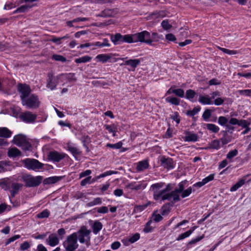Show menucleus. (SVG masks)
I'll return each instance as SVG.
<instances>
[{
    "label": "nucleus",
    "instance_id": "f257e3e1",
    "mask_svg": "<svg viewBox=\"0 0 251 251\" xmlns=\"http://www.w3.org/2000/svg\"><path fill=\"white\" fill-rule=\"evenodd\" d=\"M23 181L26 187H36L40 184L42 180L41 176H33L31 175H25L22 176Z\"/></svg>",
    "mask_w": 251,
    "mask_h": 251
},
{
    "label": "nucleus",
    "instance_id": "f03ea898",
    "mask_svg": "<svg viewBox=\"0 0 251 251\" xmlns=\"http://www.w3.org/2000/svg\"><path fill=\"white\" fill-rule=\"evenodd\" d=\"M63 245L66 251H74L78 246L77 243V234L73 233L68 236Z\"/></svg>",
    "mask_w": 251,
    "mask_h": 251
},
{
    "label": "nucleus",
    "instance_id": "7ed1b4c3",
    "mask_svg": "<svg viewBox=\"0 0 251 251\" xmlns=\"http://www.w3.org/2000/svg\"><path fill=\"white\" fill-rule=\"evenodd\" d=\"M13 142L17 146L22 147L25 151H28L31 148V145L27 140L26 136L22 134L15 136L13 138Z\"/></svg>",
    "mask_w": 251,
    "mask_h": 251
},
{
    "label": "nucleus",
    "instance_id": "20e7f679",
    "mask_svg": "<svg viewBox=\"0 0 251 251\" xmlns=\"http://www.w3.org/2000/svg\"><path fill=\"white\" fill-rule=\"evenodd\" d=\"M77 239H78L79 242L81 244L85 243L87 247L90 245V230L86 228L81 229L77 232Z\"/></svg>",
    "mask_w": 251,
    "mask_h": 251
},
{
    "label": "nucleus",
    "instance_id": "39448f33",
    "mask_svg": "<svg viewBox=\"0 0 251 251\" xmlns=\"http://www.w3.org/2000/svg\"><path fill=\"white\" fill-rule=\"evenodd\" d=\"M61 78V75L55 76L52 72H49L47 75L46 87L51 90H54Z\"/></svg>",
    "mask_w": 251,
    "mask_h": 251
},
{
    "label": "nucleus",
    "instance_id": "423d86ee",
    "mask_svg": "<svg viewBox=\"0 0 251 251\" xmlns=\"http://www.w3.org/2000/svg\"><path fill=\"white\" fill-rule=\"evenodd\" d=\"M23 163L28 170H36L43 167V164L35 159L26 158L23 160Z\"/></svg>",
    "mask_w": 251,
    "mask_h": 251
},
{
    "label": "nucleus",
    "instance_id": "0eeeda50",
    "mask_svg": "<svg viewBox=\"0 0 251 251\" xmlns=\"http://www.w3.org/2000/svg\"><path fill=\"white\" fill-rule=\"evenodd\" d=\"M135 43L140 42L145 43L148 45L152 44V41L151 40V34L147 31H143L141 32L134 34Z\"/></svg>",
    "mask_w": 251,
    "mask_h": 251
},
{
    "label": "nucleus",
    "instance_id": "6e6552de",
    "mask_svg": "<svg viewBox=\"0 0 251 251\" xmlns=\"http://www.w3.org/2000/svg\"><path fill=\"white\" fill-rule=\"evenodd\" d=\"M163 182L153 184L151 185V189L153 192V197L154 200L158 201L160 199L163 194L162 190H160L165 185Z\"/></svg>",
    "mask_w": 251,
    "mask_h": 251
},
{
    "label": "nucleus",
    "instance_id": "1a4fd4ad",
    "mask_svg": "<svg viewBox=\"0 0 251 251\" xmlns=\"http://www.w3.org/2000/svg\"><path fill=\"white\" fill-rule=\"evenodd\" d=\"M22 102L24 105H26L27 108H36L39 106L38 99L37 96L34 95L26 98Z\"/></svg>",
    "mask_w": 251,
    "mask_h": 251
},
{
    "label": "nucleus",
    "instance_id": "9d476101",
    "mask_svg": "<svg viewBox=\"0 0 251 251\" xmlns=\"http://www.w3.org/2000/svg\"><path fill=\"white\" fill-rule=\"evenodd\" d=\"M67 154L63 152H59L57 151H50L48 155V157L50 160H51L53 162H58L63 159H64Z\"/></svg>",
    "mask_w": 251,
    "mask_h": 251
},
{
    "label": "nucleus",
    "instance_id": "9b49d317",
    "mask_svg": "<svg viewBox=\"0 0 251 251\" xmlns=\"http://www.w3.org/2000/svg\"><path fill=\"white\" fill-rule=\"evenodd\" d=\"M36 117V114H33L29 111L23 112L19 115L20 119L23 122L27 123L34 122Z\"/></svg>",
    "mask_w": 251,
    "mask_h": 251
},
{
    "label": "nucleus",
    "instance_id": "f8f14e48",
    "mask_svg": "<svg viewBox=\"0 0 251 251\" xmlns=\"http://www.w3.org/2000/svg\"><path fill=\"white\" fill-rule=\"evenodd\" d=\"M17 89L18 91L21 93L20 97L22 101L27 98L30 93V87L25 84H19Z\"/></svg>",
    "mask_w": 251,
    "mask_h": 251
},
{
    "label": "nucleus",
    "instance_id": "ddd939ff",
    "mask_svg": "<svg viewBox=\"0 0 251 251\" xmlns=\"http://www.w3.org/2000/svg\"><path fill=\"white\" fill-rule=\"evenodd\" d=\"M67 149L72 153L75 160H79V157L81 154V151L72 143L67 144Z\"/></svg>",
    "mask_w": 251,
    "mask_h": 251
},
{
    "label": "nucleus",
    "instance_id": "4468645a",
    "mask_svg": "<svg viewBox=\"0 0 251 251\" xmlns=\"http://www.w3.org/2000/svg\"><path fill=\"white\" fill-rule=\"evenodd\" d=\"M146 185L144 183L139 182H131L126 186V188L132 190L138 191L145 188Z\"/></svg>",
    "mask_w": 251,
    "mask_h": 251
},
{
    "label": "nucleus",
    "instance_id": "2eb2a0df",
    "mask_svg": "<svg viewBox=\"0 0 251 251\" xmlns=\"http://www.w3.org/2000/svg\"><path fill=\"white\" fill-rule=\"evenodd\" d=\"M160 163L161 166L165 168L173 169L174 168V161L172 158L170 157H166L164 156L161 157L160 159Z\"/></svg>",
    "mask_w": 251,
    "mask_h": 251
},
{
    "label": "nucleus",
    "instance_id": "dca6fc26",
    "mask_svg": "<svg viewBox=\"0 0 251 251\" xmlns=\"http://www.w3.org/2000/svg\"><path fill=\"white\" fill-rule=\"evenodd\" d=\"M23 184L21 183L12 182L10 184V188L9 189L10 196L13 198L17 194L19 191L22 188Z\"/></svg>",
    "mask_w": 251,
    "mask_h": 251
},
{
    "label": "nucleus",
    "instance_id": "f3484780",
    "mask_svg": "<svg viewBox=\"0 0 251 251\" xmlns=\"http://www.w3.org/2000/svg\"><path fill=\"white\" fill-rule=\"evenodd\" d=\"M46 242L50 246L54 247L59 244V240L55 234L52 233L49 235Z\"/></svg>",
    "mask_w": 251,
    "mask_h": 251
},
{
    "label": "nucleus",
    "instance_id": "a211bd4d",
    "mask_svg": "<svg viewBox=\"0 0 251 251\" xmlns=\"http://www.w3.org/2000/svg\"><path fill=\"white\" fill-rule=\"evenodd\" d=\"M149 166L148 160H144L137 163L136 169L137 172H140L148 169Z\"/></svg>",
    "mask_w": 251,
    "mask_h": 251
},
{
    "label": "nucleus",
    "instance_id": "6ab92c4d",
    "mask_svg": "<svg viewBox=\"0 0 251 251\" xmlns=\"http://www.w3.org/2000/svg\"><path fill=\"white\" fill-rule=\"evenodd\" d=\"M141 61L139 59H129L126 60L124 64H121V65L123 64L126 65L130 66L133 70L140 64Z\"/></svg>",
    "mask_w": 251,
    "mask_h": 251
},
{
    "label": "nucleus",
    "instance_id": "aec40b11",
    "mask_svg": "<svg viewBox=\"0 0 251 251\" xmlns=\"http://www.w3.org/2000/svg\"><path fill=\"white\" fill-rule=\"evenodd\" d=\"M123 35L120 33H116L114 35H111V40L115 45L123 43Z\"/></svg>",
    "mask_w": 251,
    "mask_h": 251
},
{
    "label": "nucleus",
    "instance_id": "412c9836",
    "mask_svg": "<svg viewBox=\"0 0 251 251\" xmlns=\"http://www.w3.org/2000/svg\"><path fill=\"white\" fill-rule=\"evenodd\" d=\"M117 173H118V172L110 170V171H106V172L100 175L99 176H98L94 177L93 179H91V182H92V183H94V182L97 181L99 179H100V178H102V177H105L106 176H110L111 175L116 174Z\"/></svg>",
    "mask_w": 251,
    "mask_h": 251
},
{
    "label": "nucleus",
    "instance_id": "4be33fe9",
    "mask_svg": "<svg viewBox=\"0 0 251 251\" xmlns=\"http://www.w3.org/2000/svg\"><path fill=\"white\" fill-rule=\"evenodd\" d=\"M186 135L184 138V140L187 142H196L198 140V135L195 133H191L190 132H186Z\"/></svg>",
    "mask_w": 251,
    "mask_h": 251
},
{
    "label": "nucleus",
    "instance_id": "5701e85b",
    "mask_svg": "<svg viewBox=\"0 0 251 251\" xmlns=\"http://www.w3.org/2000/svg\"><path fill=\"white\" fill-rule=\"evenodd\" d=\"M12 131L7 127H0V137L7 138L11 136Z\"/></svg>",
    "mask_w": 251,
    "mask_h": 251
},
{
    "label": "nucleus",
    "instance_id": "b1692460",
    "mask_svg": "<svg viewBox=\"0 0 251 251\" xmlns=\"http://www.w3.org/2000/svg\"><path fill=\"white\" fill-rule=\"evenodd\" d=\"M199 101L202 104H212L213 103L208 95L200 96Z\"/></svg>",
    "mask_w": 251,
    "mask_h": 251
},
{
    "label": "nucleus",
    "instance_id": "393cba45",
    "mask_svg": "<svg viewBox=\"0 0 251 251\" xmlns=\"http://www.w3.org/2000/svg\"><path fill=\"white\" fill-rule=\"evenodd\" d=\"M61 176H51L44 179L43 182L45 184H54L61 179Z\"/></svg>",
    "mask_w": 251,
    "mask_h": 251
},
{
    "label": "nucleus",
    "instance_id": "a878e982",
    "mask_svg": "<svg viewBox=\"0 0 251 251\" xmlns=\"http://www.w3.org/2000/svg\"><path fill=\"white\" fill-rule=\"evenodd\" d=\"M204 128L213 133H218L220 130V128L216 125L213 124H206L204 125Z\"/></svg>",
    "mask_w": 251,
    "mask_h": 251
},
{
    "label": "nucleus",
    "instance_id": "bb28decb",
    "mask_svg": "<svg viewBox=\"0 0 251 251\" xmlns=\"http://www.w3.org/2000/svg\"><path fill=\"white\" fill-rule=\"evenodd\" d=\"M102 228V224L99 221H95L92 226L93 232L97 234Z\"/></svg>",
    "mask_w": 251,
    "mask_h": 251
},
{
    "label": "nucleus",
    "instance_id": "cd10ccee",
    "mask_svg": "<svg viewBox=\"0 0 251 251\" xmlns=\"http://www.w3.org/2000/svg\"><path fill=\"white\" fill-rule=\"evenodd\" d=\"M60 75H61V77L68 80L69 81H75L76 80V78L75 77L74 73L62 74Z\"/></svg>",
    "mask_w": 251,
    "mask_h": 251
},
{
    "label": "nucleus",
    "instance_id": "c85d7f7f",
    "mask_svg": "<svg viewBox=\"0 0 251 251\" xmlns=\"http://www.w3.org/2000/svg\"><path fill=\"white\" fill-rule=\"evenodd\" d=\"M134 34H126L123 35V43H135V39H134Z\"/></svg>",
    "mask_w": 251,
    "mask_h": 251
},
{
    "label": "nucleus",
    "instance_id": "c756f323",
    "mask_svg": "<svg viewBox=\"0 0 251 251\" xmlns=\"http://www.w3.org/2000/svg\"><path fill=\"white\" fill-rule=\"evenodd\" d=\"M170 207L171 204L169 203L164 204L160 209L161 214L162 215H165L168 214L171 210Z\"/></svg>",
    "mask_w": 251,
    "mask_h": 251
},
{
    "label": "nucleus",
    "instance_id": "7c9ffc66",
    "mask_svg": "<svg viewBox=\"0 0 251 251\" xmlns=\"http://www.w3.org/2000/svg\"><path fill=\"white\" fill-rule=\"evenodd\" d=\"M195 227H193V229H190L189 230L180 234L176 238L177 241H179L185 239L186 237H189L193 232Z\"/></svg>",
    "mask_w": 251,
    "mask_h": 251
},
{
    "label": "nucleus",
    "instance_id": "2f4dec72",
    "mask_svg": "<svg viewBox=\"0 0 251 251\" xmlns=\"http://www.w3.org/2000/svg\"><path fill=\"white\" fill-rule=\"evenodd\" d=\"M92 59V57L89 56H83L81 57L75 59V61L76 63H86L89 62Z\"/></svg>",
    "mask_w": 251,
    "mask_h": 251
},
{
    "label": "nucleus",
    "instance_id": "473e14b6",
    "mask_svg": "<svg viewBox=\"0 0 251 251\" xmlns=\"http://www.w3.org/2000/svg\"><path fill=\"white\" fill-rule=\"evenodd\" d=\"M8 154L10 157H16L21 154V151L17 148H12L8 151Z\"/></svg>",
    "mask_w": 251,
    "mask_h": 251
},
{
    "label": "nucleus",
    "instance_id": "72a5a7b5",
    "mask_svg": "<svg viewBox=\"0 0 251 251\" xmlns=\"http://www.w3.org/2000/svg\"><path fill=\"white\" fill-rule=\"evenodd\" d=\"M166 101L175 105H178L180 103L179 99L176 97H167L166 98Z\"/></svg>",
    "mask_w": 251,
    "mask_h": 251
},
{
    "label": "nucleus",
    "instance_id": "f704fd0d",
    "mask_svg": "<svg viewBox=\"0 0 251 251\" xmlns=\"http://www.w3.org/2000/svg\"><path fill=\"white\" fill-rule=\"evenodd\" d=\"M172 198H173L174 202L178 201L180 200L179 194L180 193L177 191V190L175 189L174 190H173L170 192Z\"/></svg>",
    "mask_w": 251,
    "mask_h": 251
},
{
    "label": "nucleus",
    "instance_id": "c9c22d12",
    "mask_svg": "<svg viewBox=\"0 0 251 251\" xmlns=\"http://www.w3.org/2000/svg\"><path fill=\"white\" fill-rule=\"evenodd\" d=\"M245 182V179L240 180L235 184H234L230 188V191L233 192L236 191L238 188H239L240 187H241L244 184Z\"/></svg>",
    "mask_w": 251,
    "mask_h": 251
},
{
    "label": "nucleus",
    "instance_id": "e433bc0d",
    "mask_svg": "<svg viewBox=\"0 0 251 251\" xmlns=\"http://www.w3.org/2000/svg\"><path fill=\"white\" fill-rule=\"evenodd\" d=\"M96 58L98 59L100 62L105 63L110 58V57L107 54H100L98 55Z\"/></svg>",
    "mask_w": 251,
    "mask_h": 251
},
{
    "label": "nucleus",
    "instance_id": "4c0bfd02",
    "mask_svg": "<svg viewBox=\"0 0 251 251\" xmlns=\"http://www.w3.org/2000/svg\"><path fill=\"white\" fill-rule=\"evenodd\" d=\"M10 183L7 180L0 181V187L4 190H8L10 188Z\"/></svg>",
    "mask_w": 251,
    "mask_h": 251
},
{
    "label": "nucleus",
    "instance_id": "58836bf2",
    "mask_svg": "<svg viewBox=\"0 0 251 251\" xmlns=\"http://www.w3.org/2000/svg\"><path fill=\"white\" fill-rule=\"evenodd\" d=\"M104 127L108 131L109 133H113V136H115V133H116V126L114 125H105L104 126Z\"/></svg>",
    "mask_w": 251,
    "mask_h": 251
},
{
    "label": "nucleus",
    "instance_id": "ea45409f",
    "mask_svg": "<svg viewBox=\"0 0 251 251\" xmlns=\"http://www.w3.org/2000/svg\"><path fill=\"white\" fill-rule=\"evenodd\" d=\"M102 203L101 199L100 198H95L93 201L86 204L87 206L91 207L95 205L100 204Z\"/></svg>",
    "mask_w": 251,
    "mask_h": 251
},
{
    "label": "nucleus",
    "instance_id": "a19ab883",
    "mask_svg": "<svg viewBox=\"0 0 251 251\" xmlns=\"http://www.w3.org/2000/svg\"><path fill=\"white\" fill-rule=\"evenodd\" d=\"M196 95V93L194 90H191V89H189V90H187L186 92L185 97L186 99H187L189 100H191L195 97Z\"/></svg>",
    "mask_w": 251,
    "mask_h": 251
},
{
    "label": "nucleus",
    "instance_id": "79ce46f5",
    "mask_svg": "<svg viewBox=\"0 0 251 251\" xmlns=\"http://www.w3.org/2000/svg\"><path fill=\"white\" fill-rule=\"evenodd\" d=\"M201 110L200 107H194L192 110H188L186 112L187 116L192 117L197 114Z\"/></svg>",
    "mask_w": 251,
    "mask_h": 251
},
{
    "label": "nucleus",
    "instance_id": "37998d69",
    "mask_svg": "<svg viewBox=\"0 0 251 251\" xmlns=\"http://www.w3.org/2000/svg\"><path fill=\"white\" fill-rule=\"evenodd\" d=\"M50 215V212L47 209H45L36 215V217L39 219L48 218Z\"/></svg>",
    "mask_w": 251,
    "mask_h": 251
},
{
    "label": "nucleus",
    "instance_id": "c03bdc74",
    "mask_svg": "<svg viewBox=\"0 0 251 251\" xmlns=\"http://www.w3.org/2000/svg\"><path fill=\"white\" fill-rule=\"evenodd\" d=\"M209 148L216 150L219 149L220 148V141L214 140L209 144Z\"/></svg>",
    "mask_w": 251,
    "mask_h": 251
},
{
    "label": "nucleus",
    "instance_id": "a18cd8bd",
    "mask_svg": "<svg viewBox=\"0 0 251 251\" xmlns=\"http://www.w3.org/2000/svg\"><path fill=\"white\" fill-rule=\"evenodd\" d=\"M151 223H152V221L150 220L146 223V224L145 226V227L143 229V231L145 233H149V232H151L152 231L153 227L151 226Z\"/></svg>",
    "mask_w": 251,
    "mask_h": 251
},
{
    "label": "nucleus",
    "instance_id": "49530a36",
    "mask_svg": "<svg viewBox=\"0 0 251 251\" xmlns=\"http://www.w3.org/2000/svg\"><path fill=\"white\" fill-rule=\"evenodd\" d=\"M218 49L222 51L223 52L228 54H229V55H234V54H236L238 53V51L237 50H230L226 49H225L224 48H221V47H218Z\"/></svg>",
    "mask_w": 251,
    "mask_h": 251
},
{
    "label": "nucleus",
    "instance_id": "de8ad7c7",
    "mask_svg": "<svg viewBox=\"0 0 251 251\" xmlns=\"http://www.w3.org/2000/svg\"><path fill=\"white\" fill-rule=\"evenodd\" d=\"M80 140L83 143V146L88 145L91 142V138L88 135H83L80 138Z\"/></svg>",
    "mask_w": 251,
    "mask_h": 251
},
{
    "label": "nucleus",
    "instance_id": "09e8293b",
    "mask_svg": "<svg viewBox=\"0 0 251 251\" xmlns=\"http://www.w3.org/2000/svg\"><path fill=\"white\" fill-rule=\"evenodd\" d=\"M228 122V119L224 116H220L218 118V123L222 126H225Z\"/></svg>",
    "mask_w": 251,
    "mask_h": 251
},
{
    "label": "nucleus",
    "instance_id": "8fccbe9b",
    "mask_svg": "<svg viewBox=\"0 0 251 251\" xmlns=\"http://www.w3.org/2000/svg\"><path fill=\"white\" fill-rule=\"evenodd\" d=\"M123 145V143L122 142H119L116 144H112L110 143H108L106 144V147H109L112 149H120Z\"/></svg>",
    "mask_w": 251,
    "mask_h": 251
},
{
    "label": "nucleus",
    "instance_id": "3c124183",
    "mask_svg": "<svg viewBox=\"0 0 251 251\" xmlns=\"http://www.w3.org/2000/svg\"><path fill=\"white\" fill-rule=\"evenodd\" d=\"M31 7V5H29V4H25L21 6L20 7H18L16 10L15 11V12H25L27 9L30 8Z\"/></svg>",
    "mask_w": 251,
    "mask_h": 251
},
{
    "label": "nucleus",
    "instance_id": "603ef678",
    "mask_svg": "<svg viewBox=\"0 0 251 251\" xmlns=\"http://www.w3.org/2000/svg\"><path fill=\"white\" fill-rule=\"evenodd\" d=\"M222 145H225L231 141V137L230 136H226L225 134L223 137L220 139Z\"/></svg>",
    "mask_w": 251,
    "mask_h": 251
},
{
    "label": "nucleus",
    "instance_id": "864d4df0",
    "mask_svg": "<svg viewBox=\"0 0 251 251\" xmlns=\"http://www.w3.org/2000/svg\"><path fill=\"white\" fill-rule=\"evenodd\" d=\"M192 192V189L191 187L188 188L186 190H183L182 192H181V197L182 198H186L189 196Z\"/></svg>",
    "mask_w": 251,
    "mask_h": 251
},
{
    "label": "nucleus",
    "instance_id": "5fc2aeb1",
    "mask_svg": "<svg viewBox=\"0 0 251 251\" xmlns=\"http://www.w3.org/2000/svg\"><path fill=\"white\" fill-rule=\"evenodd\" d=\"M52 58L54 60L61 61L62 62H65L67 60V59L65 57L58 54H53L52 56Z\"/></svg>",
    "mask_w": 251,
    "mask_h": 251
},
{
    "label": "nucleus",
    "instance_id": "6e6d98bb",
    "mask_svg": "<svg viewBox=\"0 0 251 251\" xmlns=\"http://www.w3.org/2000/svg\"><path fill=\"white\" fill-rule=\"evenodd\" d=\"M140 236V234L138 233H136L132 237L129 238L128 240H127L126 241L130 243H133L139 239Z\"/></svg>",
    "mask_w": 251,
    "mask_h": 251
},
{
    "label": "nucleus",
    "instance_id": "4d7b16f0",
    "mask_svg": "<svg viewBox=\"0 0 251 251\" xmlns=\"http://www.w3.org/2000/svg\"><path fill=\"white\" fill-rule=\"evenodd\" d=\"M152 218L155 222H159L163 219L162 215L161 214H156L155 212H154L152 214Z\"/></svg>",
    "mask_w": 251,
    "mask_h": 251
},
{
    "label": "nucleus",
    "instance_id": "13d9d810",
    "mask_svg": "<svg viewBox=\"0 0 251 251\" xmlns=\"http://www.w3.org/2000/svg\"><path fill=\"white\" fill-rule=\"evenodd\" d=\"M211 111L210 109H206L204 111L202 117L205 121H207L208 119L211 117Z\"/></svg>",
    "mask_w": 251,
    "mask_h": 251
},
{
    "label": "nucleus",
    "instance_id": "bf43d9fd",
    "mask_svg": "<svg viewBox=\"0 0 251 251\" xmlns=\"http://www.w3.org/2000/svg\"><path fill=\"white\" fill-rule=\"evenodd\" d=\"M238 150L236 149L230 151L226 155V158L228 159H231L238 154Z\"/></svg>",
    "mask_w": 251,
    "mask_h": 251
},
{
    "label": "nucleus",
    "instance_id": "052dcab7",
    "mask_svg": "<svg viewBox=\"0 0 251 251\" xmlns=\"http://www.w3.org/2000/svg\"><path fill=\"white\" fill-rule=\"evenodd\" d=\"M161 26L165 30H168L172 27V25L169 23L168 20H163L161 23Z\"/></svg>",
    "mask_w": 251,
    "mask_h": 251
},
{
    "label": "nucleus",
    "instance_id": "680f3d73",
    "mask_svg": "<svg viewBox=\"0 0 251 251\" xmlns=\"http://www.w3.org/2000/svg\"><path fill=\"white\" fill-rule=\"evenodd\" d=\"M160 199L163 201H164L165 200H171L172 199L171 192H166V193L162 194V195H161V196Z\"/></svg>",
    "mask_w": 251,
    "mask_h": 251
},
{
    "label": "nucleus",
    "instance_id": "e2e57ef3",
    "mask_svg": "<svg viewBox=\"0 0 251 251\" xmlns=\"http://www.w3.org/2000/svg\"><path fill=\"white\" fill-rule=\"evenodd\" d=\"M186 182L187 180H184L180 182V183H179L178 185V188H176L175 189L177 190L178 192L181 193V192H182L184 189V185H185Z\"/></svg>",
    "mask_w": 251,
    "mask_h": 251
},
{
    "label": "nucleus",
    "instance_id": "0e129e2a",
    "mask_svg": "<svg viewBox=\"0 0 251 251\" xmlns=\"http://www.w3.org/2000/svg\"><path fill=\"white\" fill-rule=\"evenodd\" d=\"M240 95H244L246 96H251V89L241 90L238 91Z\"/></svg>",
    "mask_w": 251,
    "mask_h": 251
},
{
    "label": "nucleus",
    "instance_id": "69168bd1",
    "mask_svg": "<svg viewBox=\"0 0 251 251\" xmlns=\"http://www.w3.org/2000/svg\"><path fill=\"white\" fill-rule=\"evenodd\" d=\"M174 94L179 97L183 98L184 95V92L183 89L178 88L175 89Z\"/></svg>",
    "mask_w": 251,
    "mask_h": 251
},
{
    "label": "nucleus",
    "instance_id": "338daca9",
    "mask_svg": "<svg viewBox=\"0 0 251 251\" xmlns=\"http://www.w3.org/2000/svg\"><path fill=\"white\" fill-rule=\"evenodd\" d=\"M171 118L176 121L177 124L180 123V119L177 112H174V114L171 116Z\"/></svg>",
    "mask_w": 251,
    "mask_h": 251
},
{
    "label": "nucleus",
    "instance_id": "774afa93",
    "mask_svg": "<svg viewBox=\"0 0 251 251\" xmlns=\"http://www.w3.org/2000/svg\"><path fill=\"white\" fill-rule=\"evenodd\" d=\"M250 125V123L249 122L247 121L246 120H239L238 125L239 126H241L242 127H243L244 128H246V127H247L248 126H249Z\"/></svg>",
    "mask_w": 251,
    "mask_h": 251
}]
</instances>
